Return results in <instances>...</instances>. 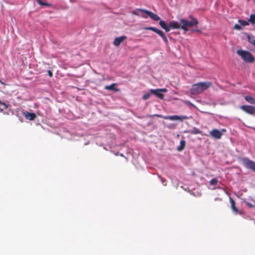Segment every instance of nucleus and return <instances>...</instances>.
Here are the masks:
<instances>
[{
	"label": "nucleus",
	"mask_w": 255,
	"mask_h": 255,
	"mask_svg": "<svg viewBox=\"0 0 255 255\" xmlns=\"http://www.w3.org/2000/svg\"><path fill=\"white\" fill-rule=\"evenodd\" d=\"M243 162L246 168L251 169L255 172V162L247 158H243Z\"/></svg>",
	"instance_id": "423d86ee"
},
{
	"label": "nucleus",
	"mask_w": 255,
	"mask_h": 255,
	"mask_svg": "<svg viewBox=\"0 0 255 255\" xmlns=\"http://www.w3.org/2000/svg\"><path fill=\"white\" fill-rule=\"evenodd\" d=\"M183 102L187 105H188V106H190V107H195V106L192 104L189 101H184Z\"/></svg>",
	"instance_id": "bb28decb"
},
{
	"label": "nucleus",
	"mask_w": 255,
	"mask_h": 255,
	"mask_svg": "<svg viewBox=\"0 0 255 255\" xmlns=\"http://www.w3.org/2000/svg\"><path fill=\"white\" fill-rule=\"evenodd\" d=\"M237 53L246 63H253L255 60V57L249 51L239 49L237 50Z\"/></svg>",
	"instance_id": "7ed1b4c3"
},
{
	"label": "nucleus",
	"mask_w": 255,
	"mask_h": 255,
	"mask_svg": "<svg viewBox=\"0 0 255 255\" xmlns=\"http://www.w3.org/2000/svg\"><path fill=\"white\" fill-rule=\"evenodd\" d=\"M167 90L166 88L157 89H151L149 92L145 94L144 96H149L150 95H154L155 96H163V95L166 93Z\"/></svg>",
	"instance_id": "39448f33"
},
{
	"label": "nucleus",
	"mask_w": 255,
	"mask_h": 255,
	"mask_svg": "<svg viewBox=\"0 0 255 255\" xmlns=\"http://www.w3.org/2000/svg\"><path fill=\"white\" fill-rule=\"evenodd\" d=\"M117 84L116 83H113L110 85L105 86V88L106 90L109 91H118L119 89L117 88Z\"/></svg>",
	"instance_id": "f8f14e48"
},
{
	"label": "nucleus",
	"mask_w": 255,
	"mask_h": 255,
	"mask_svg": "<svg viewBox=\"0 0 255 255\" xmlns=\"http://www.w3.org/2000/svg\"><path fill=\"white\" fill-rule=\"evenodd\" d=\"M192 32H201V30L197 28H193L191 30Z\"/></svg>",
	"instance_id": "c85d7f7f"
},
{
	"label": "nucleus",
	"mask_w": 255,
	"mask_h": 255,
	"mask_svg": "<svg viewBox=\"0 0 255 255\" xmlns=\"http://www.w3.org/2000/svg\"><path fill=\"white\" fill-rule=\"evenodd\" d=\"M158 97L160 98V99H163L164 97L160 96V97Z\"/></svg>",
	"instance_id": "c9c22d12"
},
{
	"label": "nucleus",
	"mask_w": 255,
	"mask_h": 255,
	"mask_svg": "<svg viewBox=\"0 0 255 255\" xmlns=\"http://www.w3.org/2000/svg\"><path fill=\"white\" fill-rule=\"evenodd\" d=\"M7 108V105L1 102L0 101V110L2 111L3 109H6Z\"/></svg>",
	"instance_id": "4be33fe9"
},
{
	"label": "nucleus",
	"mask_w": 255,
	"mask_h": 255,
	"mask_svg": "<svg viewBox=\"0 0 255 255\" xmlns=\"http://www.w3.org/2000/svg\"><path fill=\"white\" fill-rule=\"evenodd\" d=\"M244 202L250 208L255 207V205L248 202L246 199H243Z\"/></svg>",
	"instance_id": "5701e85b"
},
{
	"label": "nucleus",
	"mask_w": 255,
	"mask_h": 255,
	"mask_svg": "<svg viewBox=\"0 0 255 255\" xmlns=\"http://www.w3.org/2000/svg\"><path fill=\"white\" fill-rule=\"evenodd\" d=\"M38 3L41 5H47L48 4L44 3L42 1V0H36Z\"/></svg>",
	"instance_id": "cd10ccee"
},
{
	"label": "nucleus",
	"mask_w": 255,
	"mask_h": 255,
	"mask_svg": "<svg viewBox=\"0 0 255 255\" xmlns=\"http://www.w3.org/2000/svg\"><path fill=\"white\" fill-rule=\"evenodd\" d=\"M251 200L254 202H255V199H253V198H252L251 199Z\"/></svg>",
	"instance_id": "72a5a7b5"
},
{
	"label": "nucleus",
	"mask_w": 255,
	"mask_h": 255,
	"mask_svg": "<svg viewBox=\"0 0 255 255\" xmlns=\"http://www.w3.org/2000/svg\"><path fill=\"white\" fill-rule=\"evenodd\" d=\"M230 203L231 204V208H232V210L236 214H237L238 213V209L236 207V202H235V201L232 198H230Z\"/></svg>",
	"instance_id": "ddd939ff"
},
{
	"label": "nucleus",
	"mask_w": 255,
	"mask_h": 255,
	"mask_svg": "<svg viewBox=\"0 0 255 255\" xmlns=\"http://www.w3.org/2000/svg\"><path fill=\"white\" fill-rule=\"evenodd\" d=\"M157 34H158L162 37V38L166 43H167L168 42L167 37L161 30L159 29L157 32Z\"/></svg>",
	"instance_id": "dca6fc26"
},
{
	"label": "nucleus",
	"mask_w": 255,
	"mask_h": 255,
	"mask_svg": "<svg viewBox=\"0 0 255 255\" xmlns=\"http://www.w3.org/2000/svg\"><path fill=\"white\" fill-rule=\"evenodd\" d=\"M143 9H140V8H137L133 11H132V14L134 15H136L139 16H144L143 14Z\"/></svg>",
	"instance_id": "4468645a"
},
{
	"label": "nucleus",
	"mask_w": 255,
	"mask_h": 255,
	"mask_svg": "<svg viewBox=\"0 0 255 255\" xmlns=\"http://www.w3.org/2000/svg\"><path fill=\"white\" fill-rule=\"evenodd\" d=\"M248 39L249 42L255 46V39L252 35H248Z\"/></svg>",
	"instance_id": "6ab92c4d"
},
{
	"label": "nucleus",
	"mask_w": 255,
	"mask_h": 255,
	"mask_svg": "<svg viewBox=\"0 0 255 255\" xmlns=\"http://www.w3.org/2000/svg\"><path fill=\"white\" fill-rule=\"evenodd\" d=\"M239 22L243 26H247L249 24V23L248 21L243 20H239Z\"/></svg>",
	"instance_id": "393cba45"
},
{
	"label": "nucleus",
	"mask_w": 255,
	"mask_h": 255,
	"mask_svg": "<svg viewBox=\"0 0 255 255\" xmlns=\"http://www.w3.org/2000/svg\"><path fill=\"white\" fill-rule=\"evenodd\" d=\"M161 182L163 185L166 186L167 185L166 181L163 178H161Z\"/></svg>",
	"instance_id": "c756f323"
},
{
	"label": "nucleus",
	"mask_w": 255,
	"mask_h": 255,
	"mask_svg": "<svg viewBox=\"0 0 255 255\" xmlns=\"http://www.w3.org/2000/svg\"><path fill=\"white\" fill-rule=\"evenodd\" d=\"M120 156H121L122 157H125L123 153H121Z\"/></svg>",
	"instance_id": "f704fd0d"
},
{
	"label": "nucleus",
	"mask_w": 255,
	"mask_h": 255,
	"mask_svg": "<svg viewBox=\"0 0 255 255\" xmlns=\"http://www.w3.org/2000/svg\"><path fill=\"white\" fill-rule=\"evenodd\" d=\"M163 119H166V120H170L172 121L174 120H180L183 121L184 120H186L188 119V117L186 116H177V115H174V116H170L166 117H163Z\"/></svg>",
	"instance_id": "6e6552de"
},
{
	"label": "nucleus",
	"mask_w": 255,
	"mask_h": 255,
	"mask_svg": "<svg viewBox=\"0 0 255 255\" xmlns=\"http://www.w3.org/2000/svg\"><path fill=\"white\" fill-rule=\"evenodd\" d=\"M186 145V142L184 140H181L180 141V145L177 148V150L179 151L183 150Z\"/></svg>",
	"instance_id": "2eb2a0df"
},
{
	"label": "nucleus",
	"mask_w": 255,
	"mask_h": 255,
	"mask_svg": "<svg viewBox=\"0 0 255 255\" xmlns=\"http://www.w3.org/2000/svg\"><path fill=\"white\" fill-rule=\"evenodd\" d=\"M158 177H159V178H161H161H162L161 177V175H158Z\"/></svg>",
	"instance_id": "e433bc0d"
},
{
	"label": "nucleus",
	"mask_w": 255,
	"mask_h": 255,
	"mask_svg": "<svg viewBox=\"0 0 255 255\" xmlns=\"http://www.w3.org/2000/svg\"><path fill=\"white\" fill-rule=\"evenodd\" d=\"M192 134H197L202 133V131L200 130L198 128H194L192 130H190L189 131Z\"/></svg>",
	"instance_id": "f3484780"
},
{
	"label": "nucleus",
	"mask_w": 255,
	"mask_h": 255,
	"mask_svg": "<svg viewBox=\"0 0 255 255\" xmlns=\"http://www.w3.org/2000/svg\"><path fill=\"white\" fill-rule=\"evenodd\" d=\"M210 135L216 139L221 138L222 133L218 129H213L210 132Z\"/></svg>",
	"instance_id": "1a4fd4ad"
},
{
	"label": "nucleus",
	"mask_w": 255,
	"mask_h": 255,
	"mask_svg": "<svg viewBox=\"0 0 255 255\" xmlns=\"http://www.w3.org/2000/svg\"><path fill=\"white\" fill-rule=\"evenodd\" d=\"M48 75H49L50 77H52V73L51 72V71H48Z\"/></svg>",
	"instance_id": "7c9ffc66"
},
{
	"label": "nucleus",
	"mask_w": 255,
	"mask_h": 255,
	"mask_svg": "<svg viewBox=\"0 0 255 255\" xmlns=\"http://www.w3.org/2000/svg\"><path fill=\"white\" fill-rule=\"evenodd\" d=\"M160 26L164 29L166 32L170 31V29H181L186 32L188 30V27H193L196 26L198 24V20L192 17L190 21L187 20L184 18H181L178 21H171L167 25L165 22L162 20L159 21Z\"/></svg>",
	"instance_id": "f257e3e1"
},
{
	"label": "nucleus",
	"mask_w": 255,
	"mask_h": 255,
	"mask_svg": "<svg viewBox=\"0 0 255 255\" xmlns=\"http://www.w3.org/2000/svg\"><path fill=\"white\" fill-rule=\"evenodd\" d=\"M23 115L26 119L30 121L33 120L36 118V115L33 113H29L26 111L24 112Z\"/></svg>",
	"instance_id": "9b49d317"
},
{
	"label": "nucleus",
	"mask_w": 255,
	"mask_h": 255,
	"mask_svg": "<svg viewBox=\"0 0 255 255\" xmlns=\"http://www.w3.org/2000/svg\"><path fill=\"white\" fill-rule=\"evenodd\" d=\"M142 11L143 12V14L144 16H141L142 18H146L148 16H149L150 18L155 21L159 20L160 19V17L150 11L143 9Z\"/></svg>",
	"instance_id": "20e7f679"
},
{
	"label": "nucleus",
	"mask_w": 255,
	"mask_h": 255,
	"mask_svg": "<svg viewBox=\"0 0 255 255\" xmlns=\"http://www.w3.org/2000/svg\"><path fill=\"white\" fill-rule=\"evenodd\" d=\"M218 183V180L216 178L212 179L210 181V184L211 185H216Z\"/></svg>",
	"instance_id": "b1692460"
},
{
	"label": "nucleus",
	"mask_w": 255,
	"mask_h": 255,
	"mask_svg": "<svg viewBox=\"0 0 255 255\" xmlns=\"http://www.w3.org/2000/svg\"><path fill=\"white\" fill-rule=\"evenodd\" d=\"M149 97H142L143 99L144 100H146L148 99Z\"/></svg>",
	"instance_id": "2f4dec72"
},
{
	"label": "nucleus",
	"mask_w": 255,
	"mask_h": 255,
	"mask_svg": "<svg viewBox=\"0 0 255 255\" xmlns=\"http://www.w3.org/2000/svg\"><path fill=\"white\" fill-rule=\"evenodd\" d=\"M241 109L245 112L253 115L255 113V107L253 106L243 105L241 106Z\"/></svg>",
	"instance_id": "0eeeda50"
},
{
	"label": "nucleus",
	"mask_w": 255,
	"mask_h": 255,
	"mask_svg": "<svg viewBox=\"0 0 255 255\" xmlns=\"http://www.w3.org/2000/svg\"><path fill=\"white\" fill-rule=\"evenodd\" d=\"M212 86V83L210 81L199 82L192 85L190 92L192 95L201 94Z\"/></svg>",
	"instance_id": "f03ea898"
},
{
	"label": "nucleus",
	"mask_w": 255,
	"mask_h": 255,
	"mask_svg": "<svg viewBox=\"0 0 255 255\" xmlns=\"http://www.w3.org/2000/svg\"><path fill=\"white\" fill-rule=\"evenodd\" d=\"M143 29L144 30H150L152 31H154V32H155L156 33L159 30L158 29H157L154 27H144L143 28Z\"/></svg>",
	"instance_id": "aec40b11"
},
{
	"label": "nucleus",
	"mask_w": 255,
	"mask_h": 255,
	"mask_svg": "<svg viewBox=\"0 0 255 255\" xmlns=\"http://www.w3.org/2000/svg\"><path fill=\"white\" fill-rule=\"evenodd\" d=\"M246 100L249 103L255 105V100L253 97H245Z\"/></svg>",
	"instance_id": "a211bd4d"
},
{
	"label": "nucleus",
	"mask_w": 255,
	"mask_h": 255,
	"mask_svg": "<svg viewBox=\"0 0 255 255\" xmlns=\"http://www.w3.org/2000/svg\"><path fill=\"white\" fill-rule=\"evenodd\" d=\"M249 21L253 24H255V14H252L250 15Z\"/></svg>",
	"instance_id": "412c9836"
},
{
	"label": "nucleus",
	"mask_w": 255,
	"mask_h": 255,
	"mask_svg": "<svg viewBox=\"0 0 255 255\" xmlns=\"http://www.w3.org/2000/svg\"><path fill=\"white\" fill-rule=\"evenodd\" d=\"M155 116H156V117H160V118H163V117H162V116L161 115H155Z\"/></svg>",
	"instance_id": "473e14b6"
},
{
	"label": "nucleus",
	"mask_w": 255,
	"mask_h": 255,
	"mask_svg": "<svg viewBox=\"0 0 255 255\" xmlns=\"http://www.w3.org/2000/svg\"><path fill=\"white\" fill-rule=\"evenodd\" d=\"M234 29L236 30H240L242 29V27L240 25L236 24L234 26Z\"/></svg>",
	"instance_id": "a878e982"
},
{
	"label": "nucleus",
	"mask_w": 255,
	"mask_h": 255,
	"mask_svg": "<svg viewBox=\"0 0 255 255\" xmlns=\"http://www.w3.org/2000/svg\"><path fill=\"white\" fill-rule=\"evenodd\" d=\"M127 39V36L125 35L117 37L115 39L113 44L115 46H119L120 44Z\"/></svg>",
	"instance_id": "9d476101"
}]
</instances>
